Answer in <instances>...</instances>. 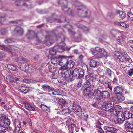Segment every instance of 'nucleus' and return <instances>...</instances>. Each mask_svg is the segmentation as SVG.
<instances>
[{
    "label": "nucleus",
    "instance_id": "13d9d810",
    "mask_svg": "<svg viewBox=\"0 0 133 133\" xmlns=\"http://www.w3.org/2000/svg\"><path fill=\"white\" fill-rule=\"evenodd\" d=\"M76 127V126L75 124L72 123L70 125V128H71L72 130L74 129L75 127Z\"/></svg>",
    "mask_w": 133,
    "mask_h": 133
},
{
    "label": "nucleus",
    "instance_id": "f257e3e1",
    "mask_svg": "<svg viewBox=\"0 0 133 133\" xmlns=\"http://www.w3.org/2000/svg\"><path fill=\"white\" fill-rule=\"evenodd\" d=\"M73 7H75V10L78 15L83 17L89 18L91 15L90 11L85 7L82 5L78 1L75 2Z\"/></svg>",
    "mask_w": 133,
    "mask_h": 133
},
{
    "label": "nucleus",
    "instance_id": "0eeeda50",
    "mask_svg": "<svg viewBox=\"0 0 133 133\" xmlns=\"http://www.w3.org/2000/svg\"><path fill=\"white\" fill-rule=\"evenodd\" d=\"M14 125L15 127L14 129V133H19L20 130L22 129L21 123L19 120L18 119H15L14 121Z\"/></svg>",
    "mask_w": 133,
    "mask_h": 133
},
{
    "label": "nucleus",
    "instance_id": "1a4fd4ad",
    "mask_svg": "<svg viewBox=\"0 0 133 133\" xmlns=\"http://www.w3.org/2000/svg\"><path fill=\"white\" fill-rule=\"evenodd\" d=\"M124 125L125 129L128 132L133 131V121H126Z\"/></svg>",
    "mask_w": 133,
    "mask_h": 133
},
{
    "label": "nucleus",
    "instance_id": "2eb2a0df",
    "mask_svg": "<svg viewBox=\"0 0 133 133\" xmlns=\"http://www.w3.org/2000/svg\"><path fill=\"white\" fill-rule=\"evenodd\" d=\"M24 107L27 109L31 111H34L35 110V108L31 105L29 104L26 102H24L23 103Z\"/></svg>",
    "mask_w": 133,
    "mask_h": 133
},
{
    "label": "nucleus",
    "instance_id": "20e7f679",
    "mask_svg": "<svg viewBox=\"0 0 133 133\" xmlns=\"http://www.w3.org/2000/svg\"><path fill=\"white\" fill-rule=\"evenodd\" d=\"M92 53L95 55H97L98 58H101L103 57H105L107 55V53L103 48L99 47H96L95 50Z\"/></svg>",
    "mask_w": 133,
    "mask_h": 133
},
{
    "label": "nucleus",
    "instance_id": "8fccbe9b",
    "mask_svg": "<svg viewBox=\"0 0 133 133\" xmlns=\"http://www.w3.org/2000/svg\"><path fill=\"white\" fill-rule=\"evenodd\" d=\"M116 128H115L111 127H108L107 130L105 131H112V132H113L114 131H116Z\"/></svg>",
    "mask_w": 133,
    "mask_h": 133
},
{
    "label": "nucleus",
    "instance_id": "5701e85b",
    "mask_svg": "<svg viewBox=\"0 0 133 133\" xmlns=\"http://www.w3.org/2000/svg\"><path fill=\"white\" fill-rule=\"evenodd\" d=\"M125 99V97L121 94H117V103L121 102Z\"/></svg>",
    "mask_w": 133,
    "mask_h": 133
},
{
    "label": "nucleus",
    "instance_id": "2f4dec72",
    "mask_svg": "<svg viewBox=\"0 0 133 133\" xmlns=\"http://www.w3.org/2000/svg\"><path fill=\"white\" fill-rule=\"evenodd\" d=\"M6 128L5 126L3 125L0 123V133H6Z\"/></svg>",
    "mask_w": 133,
    "mask_h": 133
},
{
    "label": "nucleus",
    "instance_id": "5fc2aeb1",
    "mask_svg": "<svg viewBox=\"0 0 133 133\" xmlns=\"http://www.w3.org/2000/svg\"><path fill=\"white\" fill-rule=\"evenodd\" d=\"M58 76L57 75L55 74H53L52 75V78L54 79H56L57 78Z\"/></svg>",
    "mask_w": 133,
    "mask_h": 133
},
{
    "label": "nucleus",
    "instance_id": "423d86ee",
    "mask_svg": "<svg viewBox=\"0 0 133 133\" xmlns=\"http://www.w3.org/2000/svg\"><path fill=\"white\" fill-rule=\"evenodd\" d=\"M59 38L58 39V45L55 46H56V48L58 47V50L61 49L62 50H64V47L65 44L64 42L65 40V38L64 36L62 34H61L60 36H59Z\"/></svg>",
    "mask_w": 133,
    "mask_h": 133
},
{
    "label": "nucleus",
    "instance_id": "a19ab883",
    "mask_svg": "<svg viewBox=\"0 0 133 133\" xmlns=\"http://www.w3.org/2000/svg\"><path fill=\"white\" fill-rule=\"evenodd\" d=\"M112 71L110 69L108 68L106 69V74L109 77H110Z\"/></svg>",
    "mask_w": 133,
    "mask_h": 133
},
{
    "label": "nucleus",
    "instance_id": "680f3d73",
    "mask_svg": "<svg viewBox=\"0 0 133 133\" xmlns=\"http://www.w3.org/2000/svg\"><path fill=\"white\" fill-rule=\"evenodd\" d=\"M39 57L38 55H36L34 58V59L36 61H37L38 60Z\"/></svg>",
    "mask_w": 133,
    "mask_h": 133
},
{
    "label": "nucleus",
    "instance_id": "4c0bfd02",
    "mask_svg": "<svg viewBox=\"0 0 133 133\" xmlns=\"http://www.w3.org/2000/svg\"><path fill=\"white\" fill-rule=\"evenodd\" d=\"M1 34L2 35H5L8 34V31L5 29H3L1 30L0 31Z\"/></svg>",
    "mask_w": 133,
    "mask_h": 133
},
{
    "label": "nucleus",
    "instance_id": "864d4df0",
    "mask_svg": "<svg viewBox=\"0 0 133 133\" xmlns=\"http://www.w3.org/2000/svg\"><path fill=\"white\" fill-rule=\"evenodd\" d=\"M73 52L74 54H78L81 53V52L77 49L74 50H73Z\"/></svg>",
    "mask_w": 133,
    "mask_h": 133
},
{
    "label": "nucleus",
    "instance_id": "f3484780",
    "mask_svg": "<svg viewBox=\"0 0 133 133\" xmlns=\"http://www.w3.org/2000/svg\"><path fill=\"white\" fill-rule=\"evenodd\" d=\"M72 108L74 111L76 112H82V109L80 106L77 104L73 105Z\"/></svg>",
    "mask_w": 133,
    "mask_h": 133
},
{
    "label": "nucleus",
    "instance_id": "37998d69",
    "mask_svg": "<svg viewBox=\"0 0 133 133\" xmlns=\"http://www.w3.org/2000/svg\"><path fill=\"white\" fill-rule=\"evenodd\" d=\"M6 16L5 15H3L0 16V23L1 24L5 21L6 19Z\"/></svg>",
    "mask_w": 133,
    "mask_h": 133
},
{
    "label": "nucleus",
    "instance_id": "09e8293b",
    "mask_svg": "<svg viewBox=\"0 0 133 133\" xmlns=\"http://www.w3.org/2000/svg\"><path fill=\"white\" fill-rule=\"evenodd\" d=\"M69 109L68 108L64 109H62L61 111V114H65L68 113Z\"/></svg>",
    "mask_w": 133,
    "mask_h": 133
},
{
    "label": "nucleus",
    "instance_id": "cd10ccee",
    "mask_svg": "<svg viewBox=\"0 0 133 133\" xmlns=\"http://www.w3.org/2000/svg\"><path fill=\"white\" fill-rule=\"evenodd\" d=\"M131 112L128 111H125L124 114L125 119H128L131 118Z\"/></svg>",
    "mask_w": 133,
    "mask_h": 133
},
{
    "label": "nucleus",
    "instance_id": "72a5a7b5",
    "mask_svg": "<svg viewBox=\"0 0 133 133\" xmlns=\"http://www.w3.org/2000/svg\"><path fill=\"white\" fill-rule=\"evenodd\" d=\"M77 26L78 28L83 29L84 31H88V29L87 28L82 24H78L77 25Z\"/></svg>",
    "mask_w": 133,
    "mask_h": 133
},
{
    "label": "nucleus",
    "instance_id": "052dcab7",
    "mask_svg": "<svg viewBox=\"0 0 133 133\" xmlns=\"http://www.w3.org/2000/svg\"><path fill=\"white\" fill-rule=\"evenodd\" d=\"M18 80V79L17 77H15V78L13 77L12 82H16Z\"/></svg>",
    "mask_w": 133,
    "mask_h": 133
},
{
    "label": "nucleus",
    "instance_id": "aec40b11",
    "mask_svg": "<svg viewBox=\"0 0 133 133\" xmlns=\"http://www.w3.org/2000/svg\"><path fill=\"white\" fill-rule=\"evenodd\" d=\"M117 36L118 37L117 38V41L119 44H121L124 40V38L123 37L122 34L119 32L117 33Z\"/></svg>",
    "mask_w": 133,
    "mask_h": 133
},
{
    "label": "nucleus",
    "instance_id": "3c124183",
    "mask_svg": "<svg viewBox=\"0 0 133 133\" xmlns=\"http://www.w3.org/2000/svg\"><path fill=\"white\" fill-rule=\"evenodd\" d=\"M56 61H57V58H53L51 59V63L55 65H56L57 64V63L56 62Z\"/></svg>",
    "mask_w": 133,
    "mask_h": 133
},
{
    "label": "nucleus",
    "instance_id": "de8ad7c7",
    "mask_svg": "<svg viewBox=\"0 0 133 133\" xmlns=\"http://www.w3.org/2000/svg\"><path fill=\"white\" fill-rule=\"evenodd\" d=\"M127 74L130 76L133 75V68H131L128 70Z\"/></svg>",
    "mask_w": 133,
    "mask_h": 133
},
{
    "label": "nucleus",
    "instance_id": "b1692460",
    "mask_svg": "<svg viewBox=\"0 0 133 133\" xmlns=\"http://www.w3.org/2000/svg\"><path fill=\"white\" fill-rule=\"evenodd\" d=\"M74 65V62L72 60L68 61L66 66L69 69L73 68Z\"/></svg>",
    "mask_w": 133,
    "mask_h": 133
},
{
    "label": "nucleus",
    "instance_id": "0e129e2a",
    "mask_svg": "<svg viewBox=\"0 0 133 133\" xmlns=\"http://www.w3.org/2000/svg\"><path fill=\"white\" fill-rule=\"evenodd\" d=\"M106 133H116V131H105Z\"/></svg>",
    "mask_w": 133,
    "mask_h": 133
},
{
    "label": "nucleus",
    "instance_id": "4468645a",
    "mask_svg": "<svg viewBox=\"0 0 133 133\" xmlns=\"http://www.w3.org/2000/svg\"><path fill=\"white\" fill-rule=\"evenodd\" d=\"M58 52H59L60 51H59L58 49L56 48V46H55L52 48H51L49 50V54L50 55L53 56L56 54V53Z\"/></svg>",
    "mask_w": 133,
    "mask_h": 133
},
{
    "label": "nucleus",
    "instance_id": "6e6d98bb",
    "mask_svg": "<svg viewBox=\"0 0 133 133\" xmlns=\"http://www.w3.org/2000/svg\"><path fill=\"white\" fill-rule=\"evenodd\" d=\"M128 44H129L130 47L132 48H133V41L130 40L128 42Z\"/></svg>",
    "mask_w": 133,
    "mask_h": 133
},
{
    "label": "nucleus",
    "instance_id": "49530a36",
    "mask_svg": "<svg viewBox=\"0 0 133 133\" xmlns=\"http://www.w3.org/2000/svg\"><path fill=\"white\" fill-rule=\"evenodd\" d=\"M72 124L70 119H68L66 122V124L68 128H70L71 125Z\"/></svg>",
    "mask_w": 133,
    "mask_h": 133
},
{
    "label": "nucleus",
    "instance_id": "338daca9",
    "mask_svg": "<svg viewBox=\"0 0 133 133\" xmlns=\"http://www.w3.org/2000/svg\"><path fill=\"white\" fill-rule=\"evenodd\" d=\"M69 32L70 33L71 35H73L75 34V33L72 31L69 30Z\"/></svg>",
    "mask_w": 133,
    "mask_h": 133
},
{
    "label": "nucleus",
    "instance_id": "412c9836",
    "mask_svg": "<svg viewBox=\"0 0 133 133\" xmlns=\"http://www.w3.org/2000/svg\"><path fill=\"white\" fill-rule=\"evenodd\" d=\"M109 93L106 91H103L101 92V91L97 90V91L95 93V95L96 96H103L104 95H105L106 94L107 95L109 94Z\"/></svg>",
    "mask_w": 133,
    "mask_h": 133
},
{
    "label": "nucleus",
    "instance_id": "bf43d9fd",
    "mask_svg": "<svg viewBox=\"0 0 133 133\" xmlns=\"http://www.w3.org/2000/svg\"><path fill=\"white\" fill-rule=\"evenodd\" d=\"M67 2L66 0H59V2H58V3L62 4L63 2Z\"/></svg>",
    "mask_w": 133,
    "mask_h": 133
},
{
    "label": "nucleus",
    "instance_id": "4be33fe9",
    "mask_svg": "<svg viewBox=\"0 0 133 133\" xmlns=\"http://www.w3.org/2000/svg\"><path fill=\"white\" fill-rule=\"evenodd\" d=\"M42 87L44 90H48L49 92L50 91H52L54 90V88L47 84H44L42 85Z\"/></svg>",
    "mask_w": 133,
    "mask_h": 133
},
{
    "label": "nucleus",
    "instance_id": "9d476101",
    "mask_svg": "<svg viewBox=\"0 0 133 133\" xmlns=\"http://www.w3.org/2000/svg\"><path fill=\"white\" fill-rule=\"evenodd\" d=\"M31 88L26 86H21L17 88V89L19 91L24 94H26L30 91H31Z\"/></svg>",
    "mask_w": 133,
    "mask_h": 133
},
{
    "label": "nucleus",
    "instance_id": "473e14b6",
    "mask_svg": "<svg viewBox=\"0 0 133 133\" xmlns=\"http://www.w3.org/2000/svg\"><path fill=\"white\" fill-rule=\"evenodd\" d=\"M119 17L122 19H123L126 17V14L124 12L122 11H120L119 12Z\"/></svg>",
    "mask_w": 133,
    "mask_h": 133
},
{
    "label": "nucleus",
    "instance_id": "603ef678",
    "mask_svg": "<svg viewBox=\"0 0 133 133\" xmlns=\"http://www.w3.org/2000/svg\"><path fill=\"white\" fill-rule=\"evenodd\" d=\"M13 41L11 39H7L4 40V42L5 43L8 44L12 43Z\"/></svg>",
    "mask_w": 133,
    "mask_h": 133
},
{
    "label": "nucleus",
    "instance_id": "c03bdc74",
    "mask_svg": "<svg viewBox=\"0 0 133 133\" xmlns=\"http://www.w3.org/2000/svg\"><path fill=\"white\" fill-rule=\"evenodd\" d=\"M6 79L8 82L10 83L12 82L13 77L11 76H8Z\"/></svg>",
    "mask_w": 133,
    "mask_h": 133
},
{
    "label": "nucleus",
    "instance_id": "79ce46f5",
    "mask_svg": "<svg viewBox=\"0 0 133 133\" xmlns=\"http://www.w3.org/2000/svg\"><path fill=\"white\" fill-rule=\"evenodd\" d=\"M123 91L122 88L117 86V94H121Z\"/></svg>",
    "mask_w": 133,
    "mask_h": 133
},
{
    "label": "nucleus",
    "instance_id": "7c9ffc66",
    "mask_svg": "<svg viewBox=\"0 0 133 133\" xmlns=\"http://www.w3.org/2000/svg\"><path fill=\"white\" fill-rule=\"evenodd\" d=\"M59 102L58 104L60 105V107L62 108L63 106L67 104L66 101L63 99H60L59 100Z\"/></svg>",
    "mask_w": 133,
    "mask_h": 133
},
{
    "label": "nucleus",
    "instance_id": "e2e57ef3",
    "mask_svg": "<svg viewBox=\"0 0 133 133\" xmlns=\"http://www.w3.org/2000/svg\"><path fill=\"white\" fill-rule=\"evenodd\" d=\"M82 81H80L77 84V86L78 87H80L82 85Z\"/></svg>",
    "mask_w": 133,
    "mask_h": 133
},
{
    "label": "nucleus",
    "instance_id": "a878e982",
    "mask_svg": "<svg viewBox=\"0 0 133 133\" xmlns=\"http://www.w3.org/2000/svg\"><path fill=\"white\" fill-rule=\"evenodd\" d=\"M84 70L83 69H79V71L77 75L78 78L76 77V78L77 79H80L83 77L84 75Z\"/></svg>",
    "mask_w": 133,
    "mask_h": 133
},
{
    "label": "nucleus",
    "instance_id": "ddd939ff",
    "mask_svg": "<svg viewBox=\"0 0 133 133\" xmlns=\"http://www.w3.org/2000/svg\"><path fill=\"white\" fill-rule=\"evenodd\" d=\"M97 38L99 39V41H101L100 39L102 40L106 38V36L104 34V32L102 30L98 31L97 33Z\"/></svg>",
    "mask_w": 133,
    "mask_h": 133
},
{
    "label": "nucleus",
    "instance_id": "a211bd4d",
    "mask_svg": "<svg viewBox=\"0 0 133 133\" xmlns=\"http://www.w3.org/2000/svg\"><path fill=\"white\" fill-rule=\"evenodd\" d=\"M14 31L19 35H21L24 32L23 29L19 26L16 27L14 29Z\"/></svg>",
    "mask_w": 133,
    "mask_h": 133
},
{
    "label": "nucleus",
    "instance_id": "7ed1b4c3",
    "mask_svg": "<svg viewBox=\"0 0 133 133\" xmlns=\"http://www.w3.org/2000/svg\"><path fill=\"white\" fill-rule=\"evenodd\" d=\"M86 83L87 84V85H85V88L83 90V94L85 96H89V93L91 92V90L90 86L92 83L93 80L90 78L88 76L86 77Z\"/></svg>",
    "mask_w": 133,
    "mask_h": 133
},
{
    "label": "nucleus",
    "instance_id": "4d7b16f0",
    "mask_svg": "<svg viewBox=\"0 0 133 133\" xmlns=\"http://www.w3.org/2000/svg\"><path fill=\"white\" fill-rule=\"evenodd\" d=\"M96 99L98 101L99 100L102 99L103 97V96H96Z\"/></svg>",
    "mask_w": 133,
    "mask_h": 133
},
{
    "label": "nucleus",
    "instance_id": "c9c22d12",
    "mask_svg": "<svg viewBox=\"0 0 133 133\" xmlns=\"http://www.w3.org/2000/svg\"><path fill=\"white\" fill-rule=\"evenodd\" d=\"M40 107L43 110L48 111L49 109L48 106L43 104H41L40 105Z\"/></svg>",
    "mask_w": 133,
    "mask_h": 133
},
{
    "label": "nucleus",
    "instance_id": "f03ea898",
    "mask_svg": "<svg viewBox=\"0 0 133 133\" xmlns=\"http://www.w3.org/2000/svg\"><path fill=\"white\" fill-rule=\"evenodd\" d=\"M122 62L126 63L127 61L133 63V61L125 52L121 53V52H117V61Z\"/></svg>",
    "mask_w": 133,
    "mask_h": 133
},
{
    "label": "nucleus",
    "instance_id": "393cba45",
    "mask_svg": "<svg viewBox=\"0 0 133 133\" xmlns=\"http://www.w3.org/2000/svg\"><path fill=\"white\" fill-rule=\"evenodd\" d=\"M62 10L66 12H68L70 15L72 16V11L66 5L63 6L62 7Z\"/></svg>",
    "mask_w": 133,
    "mask_h": 133
},
{
    "label": "nucleus",
    "instance_id": "58836bf2",
    "mask_svg": "<svg viewBox=\"0 0 133 133\" xmlns=\"http://www.w3.org/2000/svg\"><path fill=\"white\" fill-rule=\"evenodd\" d=\"M26 60V59L22 56H20L19 57L16 58L15 59V61L16 62L21 61H25Z\"/></svg>",
    "mask_w": 133,
    "mask_h": 133
},
{
    "label": "nucleus",
    "instance_id": "f8f14e48",
    "mask_svg": "<svg viewBox=\"0 0 133 133\" xmlns=\"http://www.w3.org/2000/svg\"><path fill=\"white\" fill-rule=\"evenodd\" d=\"M0 49L9 52H12L14 50H15V47L14 46L8 48L4 45H0Z\"/></svg>",
    "mask_w": 133,
    "mask_h": 133
},
{
    "label": "nucleus",
    "instance_id": "9b49d317",
    "mask_svg": "<svg viewBox=\"0 0 133 133\" xmlns=\"http://www.w3.org/2000/svg\"><path fill=\"white\" fill-rule=\"evenodd\" d=\"M58 59L59 61H58V64L61 66H64L66 64L68 61L67 59L64 57L63 56H59L58 57Z\"/></svg>",
    "mask_w": 133,
    "mask_h": 133
},
{
    "label": "nucleus",
    "instance_id": "c756f323",
    "mask_svg": "<svg viewBox=\"0 0 133 133\" xmlns=\"http://www.w3.org/2000/svg\"><path fill=\"white\" fill-rule=\"evenodd\" d=\"M90 65L91 67H95L97 65V63L96 61L91 59L90 62Z\"/></svg>",
    "mask_w": 133,
    "mask_h": 133
},
{
    "label": "nucleus",
    "instance_id": "6ab92c4d",
    "mask_svg": "<svg viewBox=\"0 0 133 133\" xmlns=\"http://www.w3.org/2000/svg\"><path fill=\"white\" fill-rule=\"evenodd\" d=\"M118 108L119 109V111H117V118H124V114L122 111V109L121 106H118Z\"/></svg>",
    "mask_w": 133,
    "mask_h": 133
},
{
    "label": "nucleus",
    "instance_id": "ea45409f",
    "mask_svg": "<svg viewBox=\"0 0 133 133\" xmlns=\"http://www.w3.org/2000/svg\"><path fill=\"white\" fill-rule=\"evenodd\" d=\"M127 15L130 20L133 22V14L131 12H129L128 13Z\"/></svg>",
    "mask_w": 133,
    "mask_h": 133
},
{
    "label": "nucleus",
    "instance_id": "c85d7f7f",
    "mask_svg": "<svg viewBox=\"0 0 133 133\" xmlns=\"http://www.w3.org/2000/svg\"><path fill=\"white\" fill-rule=\"evenodd\" d=\"M52 94L54 95H62V94L63 93V91L61 90L58 89H54L53 91Z\"/></svg>",
    "mask_w": 133,
    "mask_h": 133
},
{
    "label": "nucleus",
    "instance_id": "e433bc0d",
    "mask_svg": "<svg viewBox=\"0 0 133 133\" xmlns=\"http://www.w3.org/2000/svg\"><path fill=\"white\" fill-rule=\"evenodd\" d=\"M125 118H117L118 123L119 124L122 123L125 121Z\"/></svg>",
    "mask_w": 133,
    "mask_h": 133
},
{
    "label": "nucleus",
    "instance_id": "dca6fc26",
    "mask_svg": "<svg viewBox=\"0 0 133 133\" xmlns=\"http://www.w3.org/2000/svg\"><path fill=\"white\" fill-rule=\"evenodd\" d=\"M60 70H61L62 73L64 74H65V77L66 75L69 74L68 73V74H66V73H67V72L69 73V72H70L69 74H70V73H71L70 70L66 66H63L61 67L60 69Z\"/></svg>",
    "mask_w": 133,
    "mask_h": 133
},
{
    "label": "nucleus",
    "instance_id": "bb28decb",
    "mask_svg": "<svg viewBox=\"0 0 133 133\" xmlns=\"http://www.w3.org/2000/svg\"><path fill=\"white\" fill-rule=\"evenodd\" d=\"M126 28L128 27L129 25V23L127 22H117V25Z\"/></svg>",
    "mask_w": 133,
    "mask_h": 133
},
{
    "label": "nucleus",
    "instance_id": "39448f33",
    "mask_svg": "<svg viewBox=\"0 0 133 133\" xmlns=\"http://www.w3.org/2000/svg\"><path fill=\"white\" fill-rule=\"evenodd\" d=\"M79 69L76 68L70 74H68L66 75V78L68 79V80L71 81H72L74 77L78 78L77 75L79 71Z\"/></svg>",
    "mask_w": 133,
    "mask_h": 133
},
{
    "label": "nucleus",
    "instance_id": "6e6552de",
    "mask_svg": "<svg viewBox=\"0 0 133 133\" xmlns=\"http://www.w3.org/2000/svg\"><path fill=\"white\" fill-rule=\"evenodd\" d=\"M29 66H31V65L29 64L28 61L26 60L25 61H24V62L20 64L19 68L21 70L23 71H25L26 69L28 71H29L31 69L30 68V67H28Z\"/></svg>",
    "mask_w": 133,
    "mask_h": 133
},
{
    "label": "nucleus",
    "instance_id": "f704fd0d",
    "mask_svg": "<svg viewBox=\"0 0 133 133\" xmlns=\"http://www.w3.org/2000/svg\"><path fill=\"white\" fill-rule=\"evenodd\" d=\"M105 104L106 109H107V108H109L108 109V110H110L111 108V107H111V106L112 105V104L110 102H106Z\"/></svg>",
    "mask_w": 133,
    "mask_h": 133
},
{
    "label": "nucleus",
    "instance_id": "a18cd8bd",
    "mask_svg": "<svg viewBox=\"0 0 133 133\" xmlns=\"http://www.w3.org/2000/svg\"><path fill=\"white\" fill-rule=\"evenodd\" d=\"M4 122L6 125H9L10 124V120L7 117L5 118L4 119Z\"/></svg>",
    "mask_w": 133,
    "mask_h": 133
},
{
    "label": "nucleus",
    "instance_id": "774afa93",
    "mask_svg": "<svg viewBox=\"0 0 133 133\" xmlns=\"http://www.w3.org/2000/svg\"><path fill=\"white\" fill-rule=\"evenodd\" d=\"M130 112H131V113L133 112V106H132L130 108Z\"/></svg>",
    "mask_w": 133,
    "mask_h": 133
},
{
    "label": "nucleus",
    "instance_id": "69168bd1",
    "mask_svg": "<svg viewBox=\"0 0 133 133\" xmlns=\"http://www.w3.org/2000/svg\"><path fill=\"white\" fill-rule=\"evenodd\" d=\"M18 21H11L10 22L13 23L14 24H15V23L17 24V23H18Z\"/></svg>",
    "mask_w": 133,
    "mask_h": 133
}]
</instances>
